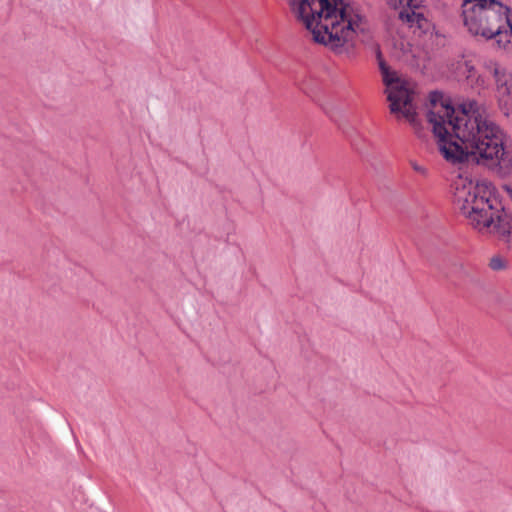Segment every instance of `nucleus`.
Segmentation results:
<instances>
[{"label": "nucleus", "mask_w": 512, "mask_h": 512, "mask_svg": "<svg viewBox=\"0 0 512 512\" xmlns=\"http://www.w3.org/2000/svg\"><path fill=\"white\" fill-rule=\"evenodd\" d=\"M440 97L438 92L431 93L432 108L427 120L443 158L452 164L475 161L489 168L505 163L504 131L486 107L467 100L455 108L438 102Z\"/></svg>", "instance_id": "1"}, {"label": "nucleus", "mask_w": 512, "mask_h": 512, "mask_svg": "<svg viewBox=\"0 0 512 512\" xmlns=\"http://www.w3.org/2000/svg\"><path fill=\"white\" fill-rule=\"evenodd\" d=\"M292 14L312 33L315 42L342 52L360 29L359 8L346 0H287Z\"/></svg>", "instance_id": "2"}, {"label": "nucleus", "mask_w": 512, "mask_h": 512, "mask_svg": "<svg viewBox=\"0 0 512 512\" xmlns=\"http://www.w3.org/2000/svg\"><path fill=\"white\" fill-rule=\"evenodd\" d=\"M452 189L454 207L468 225L481 234L497 237L512 249V217L496 196L494 186L459 175Z\"/></svg>", "instance_id": "3"}, {"label": "nucleus", "mask_w": 512, "mask_h": 512, "mask_svg": "<svg viewBox=\"0 0 512 512\" xmlns=\"http://www.w3.org/2000/svg\"><path fill=\"white\" fill-rule=\"evenodd\" d=\"M464 27L476 37L495 40L497 46L512 53L511 8L500 0H463Z\"/></svg>", "instance_id": "4"}, {"label": "nucleus", "mask_w": 512, "mask_h": 512, "mask_svg": "<svg viewBox=\"0 0 512 512\" xmlns=\"http://www.w3.org/2000/svg\"><path fill=\"white\" fill-rule=\"evenodd\" d=\"M378 68L380 70L383 84L385 85L384 93L389 101V110L395 114L397 118H405L410 125L417 130L418 120L416 107L413 104L414 91L409 82L402 78L397 71L393 70L384 60L380 49L376 51Z\"/></svg>", "instance_id": "5"}, {"label": "nucleus", "mask_w": 512, "mask_h": 512, "mask_svg": "<svg viewBox=\"0 0 512 512\" xmlns=\"http://www.w3.org/2000/svg\"><path fill=\"white\" fill-rule=\"evenodd\" d=\"M495 96L500 111L512 107V72L507 69L495 80Z\"/></svg>", "instance_id": "6"}, {"label": "nucleus", "mask_w": 512, "mask_h": 512, "mask_svg": "<svg viewBox=\"0 0 512 512\" xmlns=\"http://www.w3.org/2000/svg\"><path fill=\"white\" fill-rule=\"evenodd\" d=\"M399 18L409 25L410 28L414 29V33L418 32L419 35L426 33L430 29V22L424 15L415 10L412 11H400Z\"/></svg>", "instance_id": "7"}, {"label": "nucleus", "mask_w": 512, "mask_h": 512, "mask_svg": "<svg viewBox=\"0 0 512 512\" xmlns=\"http://www.w3.org/2000/svg\"><path fill=\"white\" fill-rule=\"evenodd\" d=\"M483 68L493 76L494 81L506 70L505 67L501 66L498 62L487 59L482 64Z\"/></svg>", "instance_id": "8"}, {"label": "nucleus", "mask_w": 512, "mask_h": 512, "mask_svg": "<svg viewBox=\"0 0 512 512\" xmlns=\"http://www.w3.org/2000/svg\"><path fill=\"white\" fill-rule=\"evenodd\" d=\"M465 71L467 73L468 81L476 84L477 86L485 85L484 78L477 73L475 67L469 61H465Z\"/></svg>", "instance_id": "9"}, {"label": "nucleus", "mask_w": 512, "mask_h": 512, "mask_svg": "<svg viewBox=\"0 0 512 512\" xmlns=\"http://www.w3.org/2000/svg\"><path fill=\"white\" fill-rule=\"evenodd\" d=\"M508 262L501 256H493L490 259L489 266L494 271H501L506 269Z\"/></svg>", "instance_id": "10"}, {"label": "nucleus", "mask_w": 512, "mask_h": 512, "mask_svg": "<svg viewBox=\"0 0 512 512\" xmlns=\"http://www.w3.org/2000/svg\"><path fill=\"white\" fill-rule=\"evenodd\" d=\"M421 0H403L401 11H412L420 7Z\"/></svg>", "instance_id": "11"}, {"label": "nucleus", "mask_w": 512, "mask_h": 512, "mask_svg": "<svg viewBox=\"0 0 512 512\" xmlns=\"http://www.w3.org/2000/svg\"><path fill=\"white\" fill-rule=\"evenodd\" d=\"M411 165L415 172L422 174V175L427 174V169L424 166H421V165L417 164L416 162H412Z\"/></svg>", "instance_id": "12"}, {"label": "nucleus", "mask_w": 512, "mask_h": 512, "mask_svg": "<svg viewBox=\"0 0 512 512\" xmlns=\"http://www.w3.org/2000/svg\"><path fill=\"white\" fill-rule=\"evenodd\" d=\"M389 2H390V5L394 6V7H397L398 5L402 6V4H403V0H389Z\"/></svg>", "instance_id": "13"}, {"label": "nucleus", "mask_w": 512, "mask_h": 512, "mask_svg": "<svg viewBox=\"0 0 512 512\" xmlns=\"http://www.w3.org/2000/svg\"><path fill=\"white\" fill-rule=\"evenodd\" d=\"M505 188H506V191L508 192L510 198L512 199V184L507 185Z\"/></svg>", "instance_id": "14"}]
</instances>
